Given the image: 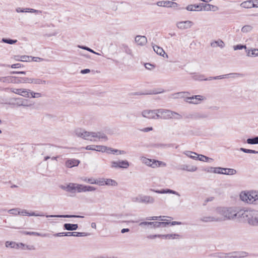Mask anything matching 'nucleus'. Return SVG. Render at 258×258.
<instances>
[{
    "mask_svg": "<svg viewBox=\"0 0 258 258\" xmlns=\"http://www.w3.org/2000/svg\"><path fill=\"white\" fill-rule=\"evenodd\" d=\"M236 212L232 208L217 207L213 210L212 214L215 222H221L236 219Z\"/></svg>",
    "mask_w": 258,
    "mask_h": 258,
    "instance_id": "f257e3e1",
    "label": "nucleus"
},
{
    "mask_svg": "<svg viewBox=\"0 0 258 258\" xmlns=\"http://www.w3.org/2000/svg\"><path fill=\"white\" fill-rule=\"evenodd\" d=\"M236 219L245 222L251 226H258V211L240 210L236 212Z\"/></svg>",
    "mask_w": 258,
    "mask_h": 258,
    "instance_id": "f03ea898",
    "label": "nucleus"
},
{
    "mask_svg": "<svg viewBox=\"0 0 258 258\" xmlns=\"http://www.w3.org/2000/svg\"><path fill=\"white\" fill-rule=\"evenodd\" d=\"M75 135L79 138L91 142H97L100 139L107 140V136L101 132H87L82 128H77L75 131Z\"/></svg>",
    "mask_w": 258,
    "mask_h": 258,
    "instance_id": "7ed1b4c3",
    "label": "nucleus"
},
{
    "mask_svg": "<svg viewBox=\"0 0 258 258\" xmlns=\"http://www.w3.org/2000/svg\"><path fill=\"white\" fill-rule=\"evenodd\" d=\"M247 256V253L244 251H233L229 253L218 252L214 255L218 258H240Z\"/></svg>",
    "mask_w": 258,
    "mask_h": 258,
    "instance_id": "20e7f679",
    "label": "nucleus"
},
{
    "mask_svg": "<svg viewBox=\"0 0 258 258\" xmlns=\"http://www.w3.org/2000/svg\"><path fill=\"white\" fill-rule=\"evenodd\" d=\"M13 93L27 98H39L41 95L39 93H35L30 90L26 89H13Z\"/></svg>",
    "mask_w": 258,
    "mask_h": 258,
    "instance_id": "39448f33",
    "label": "nucleus"
},
{
    "mask_svg": "<svg viewBox=\"0 0 258 258\" xmlns=\"http://www.w3.org/2000/svg\"><path fill=\"white\" fill-rule=\"evenodd\" d=\"M132 201L146 205H151L155 203V199L152 196L141 194L133 198Z\"/></svg>",
    "mask_w": 258,
    "mask_h": 258,
    "instance_id": "423d86ee",
    "label": "nucleus"
},
{
    "mask_svg": "<svg viewBox=\"0 0 258 258\" xmlns=\"http://www.w3.org/2000/svg\"><path fill=\"white\" fill-rule=\"evenodd\" d=\"M26 77L19 78L14 76L0 77V82L4 83H26Z\"/></svg>",
    "mask_w": 258,
    "mask_h": 258,
    "instance_id": "0eeeda50",
    "label": "nucleus"
},
{
    "mask_svg": "<svg viewBox=\"0 0 258 258\" xmlns=\"http://www.w3.org/2000/svg\"><path fill=\"white\" fill-rule=\"evenodd\" d=\"M210 113L206 111L194 112L189 115L188 118L194 120H201L209 118Z\"/></svg>",
    "mask_w": 258,
    "mask_h": 258,
    "instance_id": "6e6552de",
    "label": "nucleus"
},
{
    "mask_svg": "<svg viewBox=\"0 0 258 258\" xmlns=\"http://www.w3.org/2000/svg\"><path fill=\"white\" fill-rule=\"evenodd\" d=\"M130 166L129 162L125 160L112 161L110 162V167L112 168H127Z\"/></svg>",
    "mask_w": 258,
    "mask_h": 258,
    "instance_id": "1a4fd4ad",
    "label": "nucleus"
},
{
    "mask_svg": "<svg viewBox=\"0 0 258 258\" xmlns=\"http://www.w3.org/2000/svg\"><path fill=\"white\" fill-rule=\"evenodd\" d=\"M142 115L143 117L149 119L159 118V114L157 112V109L143 110L142 112Z\"/></svg>",
    "mask_w": 258,
    "mask_h": 258,
    "instance_id": "9d476101",
    "label": "nucleus"
},
{
    "mask_svg": "<svg viewBox=\"0 0 258 258\" xmlns=\"http://www.w3.org/2000/svg\"><path fill=\"white\" fill-rule=\"evenodd\" d=\"M186 101L190 104H198L202 101L205 100L206 98L203 95H194L186 98Z\"/></svg>",
    "mask_w": 258,
    "mask_h": 258,
    "instance_id": "9b49d317",
    "label": "nucleus"
},
{
    "mask_svg": "<svg viewBox=\"0 0 258 258\" xmlns=\"http://www.w3.org/2000/svg\"><path fill=\"white\" fill-rule=\"evenodd\" d=\"M157 112L159 114V118L164 119H171L172 111L170 110L159 109H157Z\"/></svg>",
    "mask_w": 258,
    "mask_h": 258,
    "instance_id": "f8f14e48",
    "label": "nucleus"
},
{
    "mask_svg": "<svg viewBox=\"0 0 258 258\" xmlns=\"http://www.w3.org/2000/svg\"><path fill=\"white\" fill-rule=\"evenodd\" d=\"M194 25V23L189 20L179 21L176 23V27L180 30H185L190 28Z\"/></svg>",
    "mask_w": 258,
    "mask_h": 258,
    "instance_id": "ddd939ff",
    "label": "nucleus"
},
{
    "mask_svg": "<svg viewBox=\"0 0 258 258\" xmlns=\"http://www.w3.org/2000/svg\"><path fill=\"white\" fill-rule=\"evenodd\" d=\"M251 191H242L240 194V199L247 203L252 204Z\"/></svg>",
    "mask_w": 258,
    "mask_h": 258,
    "instance_id": "4468645a",
    "label": "nucleus"
},
{
    "mask_svg": "<svg viewBox=\"0 0 258 258\" xmlns=\"http://www.w3.org/2000/svg\"><path fill=\"white\" fill-rule=\"evenodd\" d=\"M19 215H23V216H44L45 215L42 213H36L35 212H29L26 210H21L19 209Z\"/></svg>",
    "mask_w": 258,
    "mask_h": 258,
    "instance_id": "2eb2a0df",
    "label": "nucleus"
},
{
    "mask_svg": "<svg viewBox=\"0 0 258 258\" xmlns=\"http://www.w3.org/2000/svg\"><path fill=\"white\" fill-rule=\"evenodd\" d=\"M71 192H75L76 190L78 192H83V185L74 183H70Z\"/></svg>",
    "mask_w": 258,
    "mask_h": 258,
    "instance_id": "dca6fc26",
    "label": "nucleus"
},
{
    "mask_svg": "<svg viewBox=\"0 0 258 258\" xmlns=\"http://www.w3.org/2000/svg\"><path fill=\"white\" fill-rule=\"evenodd\" d=\"M26 83H30V84H34L37 85L39 84H45L46 83V81L45 80H42L39 78H29L26 77Z\"/></svg>",
    "mask_w": 258,
    "mask_h": 258,
    "instance_id": "f3484780",
    "label": "nucleus"
},
{
    "mask_svg": "<svg viewBox=\"0 0 258 258\" xmlns=\"http://www.w3.org/2000/svg\"><path fill=\"white\" fill-rule=\"evenodd\" d=\"M152 191L158 193V194H172L175 195H177L178 196H180L179 194L173 190L170 189H162L161 190H155V189H151Z\"/></svg>",
    "mask_w": 258,
    "mask_h": 258,
    "instance_id": "a211bd4d",
    "label": "nucleus"
},
{
    "mask_svg": "<svg viewBox=\"0 0 258 258\" xmlns=\"http://www.w3.org/2000/svg\"><path fill=\"white\" fill-rule=\"evenodd\" d=\"M135 41L138 45L143 46L146 44L147 39L144 36L138 35L135 37Z\"/></svg>",
    "mask_w": 258,
    "mask_h": 258,
    "instance_id": "6ab92c4d",
    "label": "nucleus"
},
{
    "mask_svg": "<svg viewBox=\"0 0 258 258\" xmlns=\"http://www.w3.org/2000/svg\"><path fill=\"white\" fill-rule=\"evenodd\" d=\"M23 233L25 235H34L43 237H50L51 236V235L49 233H40L36 232L24 231Z\"/></svg>",
    "mask_w": 258,
    "mask_h": 258,
    "instance_id": "aec40b11",
    "label": "nucleus"
},
{
    "mask_svg": "<svg viewBox=\"0 0 258 258\" xmlns=\"http://www.w3.org/2000/svg\"><path fill=\"white\" fill-rule=\"evenodd\" d=\"M17 13H24V12H30V13H35L36 14H40L41 13V11L39 10H36L30 8H25L22 9L21 8H18L16 10Z\"/></svg>",
    "mask_w": 258,
    "mask_h": 258,
    "instance_id": "412c9836",
    "label": "nucleus"
},
{
    "mask_svg": "<svg viewBox=\"0 0 258 258\" xmlns=\"http://www.w3.org/2000/svg\"><path fill=\"white\" fill-rule=\"evenodd\" d=\"M170 222H152V226L150 227V229L165 227Z\"/></svg>",
    "mask_w": 258,
    "mask_h": 258,
    "instance_id": "4be33fe9",
    "label": "nucleus"
},
{
    "mask_svg": "<svg viewBox=\"0 0 258 258\" xmlns=\"http://www.w3.org/2000/svg\"><path fill=\"white\" fill-rule=\"evenodd\" d=\"M80 163V161L78 160L71 159H69L66 162V166L68 168H72L74 166H78Z\"/></svg>",
    "mask_w": 258,
    "mask_h": 258,
    "instance_id": "5701e85b",
    "label": "nucleus"
},
{
    "mask_svg": "<svg viewBox=\"0 0 258 258\" xmlns=\"http://www.w3.org/2000/svg\"><path fill=\"white\" fill-rule=\"evenodd\" d=\"M46 217H59V218H84V216L75 215H46Z\"/></svg>",
    "mask_w": 258,
    "mask_h": 258,
    "instance_id": "b1692460",
    "label": "nucleus"
},
{
    "mask_svg": "<svg viewBox=\"0 0 258 258\" xmlns=\"http://www.w3.org/2000/svg\"><path fill=\"white\" fill-rule=\"evenodd\" d=\"M240 6L244 8H251L254 7H257V4L253 3L251 1H247L242 3L240 4Z\"/></svg>",
    "mask_w": 258,
    "mask_h": 258,
    "instance_id": "393cba45",
    "label": "nucleus"
},
{
    "mask_svg": "<svg viewBox=\"0 0 258 258\" xmlns=\"http://www.w3.org/2000/svg\"><path fill=\"white\" fill-rule=\"evenodd\" d=\"M142 162L148 166H150L152 168H155L157 165L154 162V160L150 159L145 157L142 159Z\"/></svg>",
    "mask_w": 258,
    "mask_h": 258,
    "instance_id": "a878e982",
    "label": "nucleus"
},
{
    "mask_svg": "<svg viewBox=\"0 0 258 258\" xmlns=\"http://www.w3.org/2000/svg\"><path fill=\"white\" fill-rule=\"evenodd\" d=\"M179 169L182 170H185L189 172H194L196 171L198 168L196 166H192L190 167L187 165H181L178 168Z\"/></svg>",
    "mask_w": 258,
    "mask_h": 258,
    "instance_id": "bb28decb",
    "label": "nucleus"
},
{
    "mask_svg": "<svg viewBox=\"0 0 258 258\" xmlns=\"http://www.w3.org/2000/svg\"><path fill=\"white\" fill-rule=\"evenodd\" d=\"M78 225L77 224L66 223L63 225V228L68 231L76 230L78 229Z\"/></svg>",
    "mask_w": 258,
    "mask_h": 258,
    "instance_id": "cd10ccee",
    "label": "nucleus"
},
{
    "mask_svg": "<svg viewBox=\"0 0 258 258\" xmlns=\"http://www.w3.org/2000/svg\"><path fill=\"white\" fill-rule=\"evenodd\" d=\"M19 249L20 248L23 250H35V247L33 245H26L23 243H18Z\"/></svg>",
    "mask_w": 258,
    "mask_h": 258,
    "instance_id": "c85d7f7f",
    "label": "nucleus"
},
{
    "mask_svg": "<svg viewBox=\"0 0 258 258\" xmlns=\"http://www.w3.org/2000/svg\"><path fill=\"white\" fill-rule=\"evenodd\" d=\"M246 55L249 57H255L258 56V49L253 48L250 49H246Z\"/></svg>",
    "mask_w": 258,
    "mask_h": 258,
    "instance_id": "c756f323",
    "label": "nucleus"
},
{
    "mask_svg": "<svg viewBox=\"0 0 258 258\" xmlns=\"http://www.w3.org/2000/svg\"><path fill=\"white\" fill-rule=\"evenodd\" d=\"M153 49L155 52L157 53V54L164 56L165 54H166V57H168L167 54H166L164 51V50L162 48L157 46V45H154L153 46Z\"/></svg>",
    "mask_w": 258,
    "mask_h": 258,
    "instance_id": "7c9ffc66",
    "label": "nucleus"
},
{
    "mask_svg": "<svg viewBox=\"0 0 258 258\" xmlns=\"http://www.w3.org/2000/svg\"><path fill=\"white\" fill-rule=\"evenodd\" d=\"M200 220L204 223L215 222L212 214L211 215H207L201 217Z\"/></svg>",
    "mask_w": 258,
    "mask_h": 258,
    "instance_id": "2f4dec72",
    "label": "nucleus"
},
{
    "mask_svg": "<svg viewBox=\"0 0 258 258\" xmlns=\"http://www.w3.org/2000/svg\"><path fill=\"white\" fill-rule=\"evenodd\" d=\"M180 237V235L178 234H168L162 235V238H165L167 239H174L176 238H179Z\"/></svg>",
    "mask_w": 258,
    "mask_h": 258,
    "instance_id": "473e14b6",
    "label": "nucleus"
},
{
    "mask_svg": "<svg viewBox=\"0 0 258 258\" xmlns=\"http://www.w3.org/2000/svg\"><path fill=\"white\" fill-rule=\"evenodd\" d=\"M211 45L212 47H213L219 46L220 48H222L225 46V44L222 40L219 39L217 41H215L212 42L211 43Z\"/></svg>",
    "mask_w": 258,
    "mask_h": 258,
    "instance_id": "72a5a7b5",
    "label": "nucleus"
},
{
    "mask_svg": "<svg viewBox=\"0 0 258 258\" xmlns=\"http://www.w3.org/2000/svg\"><path fill=\"white\" fill-rule=\"evenodd\" d=\"M184 154L186 155L187 157L194 159V160H197L199 156V154L195 152H193L191 151H185L184 153Z\"/></svg>",
    "mask_w": 258,
    "mask_h": 258,
    "instance_id": "f704fd0d",
    "label": "nucleus"
},
{
    "mask_svg": "<svg viewBox=\"0 0 258 258\" xmlns=\"http://www.w3.org/2000/svg\"><path fill=\"white\" fill-rule=\"evenodd\" d=\"M236 172V170L234 169L224 168L223 174L232 175L235 174Z\"/></svg>",
    "mask_w": 258,
    "mask_h": 258,
    "instance_id": "c9c22d12",
    "label": "nucleus"
},
{
    "mask_svg": "<svg viewBox=\"0 0 258 258\" xmlns=\"http://www.w3.org/2000/svg\"><path fill=\"white\" fill-rule=\"evenodd\" d=\"M18 243H16L14 241H7L5 242V246L7 247L14 248L16 249H19Z\"/></svg>",
    "mask_w": 258,
    "mask_h": 258,
    "instance_id": "e433bc0d",
    "label": "nucleus"
},
{
    "mask_svg": "<svg viewBox=\"0 0 258 258\" xmlns=\"http://www.w3.org/2000/svg\"><path fill=\"white\" fill-rule=\"evenodd\" d=\"M252 197H251L252 200V204L254 205L258 204V192L255 191H251Z\"/></svg>",
    "mask_w": 258,
    "mask_h": 258,
    "instance_id": "4c0bfd02",
    "label": "nucleus"
},
{
    "mask_svg": "<svg viewBox=\"0 0 258 258\" xmlns=\"http://www.w3.org/2000/svg\"><path fill=\"white\" fill-rule=\"evenodd\" d=\"M192 78L195 81H204V76L197 73L192 74Z\"/></svg>",
    "mask_w": 258,
    "mask_h": 258,
    "instance_id": "58836bf2",
    "label": "nucleus"
},
{
    "mask_svg": "<svg viewBox=\"0 0 258 258\" xmlns=\"http://www.w3.org/2000/svg\"><path fill=\"white\" fill-rule=\"evenodd\" d=\"M246 143L251 145L258 144V136H256L252 138L247 139L246 140Z\"/></svg>",
    "mask_w": 258,
    "mask_h": 258,
    "instance_id": "ea45409f",
    "label": "nucleus"
},
{
    "mask_svg": "<svg viewBox=\"0 0 258 258\" xmlns=\"http://www.w3.org/2000/svg\"><path fill=\"white\" fill-rule=\"evenodd\" d=\"M171 1H159L156 3V5L159 7H168L169 8V5H170Z\"/></svg>",
    "mask_w": 258,
    "mask_h": 258,
    "instance_id": "a19ab883",
    "label": "nucleus"
},
{
    "mask_svg": "<svg viewBox=\"0 0 258 258\" xmlns=\"http://www.w3.org/2000/svg\"><path fill=\"white\" fill-rule=\"evenodd\" d=\"M253 27L252 26L249 25H246L243 26L241 29V31L243 33H248L252 31Z\"/></svg>",
    "mask_w": 258,
    "mask_h": 258,
    "instance_id": "79ce46f5",
    "label": "nucleus"
},
{
    "mask_svg": "<svg viewBox=\"0 0 258 258\" xmlns=\"http://www.w3.org/2000/svg\"><path fill=\"white\" fill-rule=\"evenodd\" d=\"M199 157L198 159L200 161H204V162H212L213 161L212 158H209L207 156H205L203 155H199Z\"/></svg>",
    "mask_w": 258,
    "mask_h": 258,
    "instance_id": "37998d69",
    "label": "nucleus"
},
{
    "mask_svg": "<svg viewBox=\"0 0 258 258\" xmlns=\"http://www.w3.org/2000/svg\"><path fill=\"white\" fill-rule=\"evenodd\" d=\"M82 181L90 183V184H94L95 182V179L94 178H87L86 177H82L81 178Z\"/></svg>",
    "mask_w": 258,
    "mask_h": 258,
    "instance_id": "c03bdc74",
    "label": "nucleus"
},
{
    "mask_svg": "<svg viewBox=\"0 0 258 258\" xmlns=\"http://www.w3.org/2000/svg\"><path fill=\"white\" fill-rule=\"evenodd\" d=\"M107 147L101 145H95L94 151L105 152L106 151Z\"/></svg>",
    "mask_w": 258,
    "mask_h": 258,
    "instance_id": "a18cd8bd",
    "label": "nucleus"
},
{
    "mask_svg": "<svg viewBox=\"0 0 258 258\" xmlns=\"http://www.w3.org/2000/svg\"><path fill=\"white\" fill-rule=\"evenodd\" d=\"M105 185L116 186L117 185V183L115 180L108 178L105 179Z\"/></svg>",
    "mask_w": 258,
    "mask_h": 258,
    "instance_id": "49530a36",
    "label": "nucleus"
},
{
    "mask_svg": "<svg viewBox=\"0 0 258 258\" xmlns=\"http://www.w3.org/2000/svg\"><path fill=\"white\" fill-rule=\"evenodd\" d=\"M17 57H20V59H16V60L29 62L31 61V58L32 56H29L27 55H21L18 56Z\"/></svg>",
    "mask_w": 258,
    "mask_h": 258,
    "instance_id": "de8ad7c7",
    "label": "nucleus"
},
{
    "mask_svg": "<svg viewBox=\"0 0 258 258\" xmlns=\"http://www.w3.org/2000/svg\"><path fill=\"white\" fill-rule=\"evenodd\" d=\"M73 235L72 232H60L53 234L55 237L57 236H71Z\"/></svg>",
    "mask_w": 258,
    "mask_h": 258,
    "instance_id": "09e8293b",
    "label": "nucleus"
},
{
    "mask_svg": "<svg viewBox=\"0 0 258 258\" xmlns=\"http://www.w3.org/2000/svg\"><path fill=\"white\" fill-rule=\"evenodd\" d=\"M164 216H152V217H148L146 218L147 220L151 221V220H160V221H164Z\"/></svg>",
    "mask_w": 258,
    "mask_h": 258,
    "instance_id": "8fccbe9b",
    "label": "nucleus"
},
{
    "mask_svg": "<svg viewBox=\"0 0 258 258\" xmlns=\"http://www.w3.org/2000/svg\"><path fill=\"white\" fill-rule=\"evenodd\" d=\"M164 92V91H159V92H156V91H151L150 92H147V93H141V92H136V93H135V95H148V94H158V93H163Z\"/></svg>",
    "mask_w": 258,
    "mask_h": 258,
    "instance_id": "3c124183",
    "label": "nucleus"
},
{
    "mask_svg": "<svg viewBox=\"0 0 258 258\" xmlns=\"http://www.w3.org/2000/svg\"><path fill=\"white\" fill-rule=\"evenodd\" d=\"M96 189V188L89 185H83V192L92 191Z\"/></svg>",
    "mask_w": 258,
    "mask_h": 258,
    "instance_id": "603ef678",
    "label": "nucleus"
},
{
    "mask_svg": "<svg viewBox=\"0 0 258 258\" xmlns=\"http://www.w3.org/2000/svg\"><path fill=\"white\" fill-rule=\"evenodd\" d=\"M2 41L3 42L10 44H13L16 43L17 42V40H13L11 39H8V38H3L2 40Z\"/></svg>",
    "mask_w": 258,
    "mask_h": 258,
    "instance_id": "864d4df0",
    "label": "nucleus"
},
{
    "mask_svg": "<svg viewBox=\"0 0 258 258\" xmlns=\"http://www.w3.org/2000/svg\"><path fill=\"white\" fill-rule=\"evenodd\" d=\"M240 150L245 153L258 154V151L251 149H247L243 148H240Z\"/></svg>",
    "mask_w": 258,
    "mask_h": 258,
    "instance_id": "5fc2aeb1",
    "label": "nucleus"
},
{
    "mask_svg": "<svg viewBox=\"0 0 258 258\" xmlns=\"http://www.w3.org/2000/svg\"><path fill=\"white\" fill-rule=\"evenodd\" d=\"M122 48L123 50L127 54L132 55V50L128 47V46L126 44H122Z\"/></svg>",
    "mask_w": 258,
    "mask_h": 258,
    "instance_id": "6e6d98bb",
    "label": "nucleus"
},
{
    "mask_svg": "<svg viewBox=\"0 0 258 258\" xmlns=\"http://www.w3.org/2000/svg\"><path fill=\"white\" fill-rule=\"evenodd\" d=\"M139 226L145 228V226H147L149 228L152 226V222H142L139 224Z\"/></svg>",
    "mask_w": 258,
    "mask_h": 258,
    "instance_id": "4d7b16f0",
    "label": "nucleus"
},
{
    "mask_svg": "<svg viewBox=\"0 0 258 258\" xmlns=\"http://www.w3.org/2000/svg\"><path fill=\"white\" fill-rule=\"evenodd\" d=\"M105 178H100L99 179H95V182L94 184H98L100 186L105 185Z\"/></svg>",
    "mask_w": 258,
    "mask_h": 258,
    "instance_id": "13d9d810",
    "label": "nucleus"
},
{
    "mask_svg": "<svg viewBox=\"0 0 258 258\" xmlns=\"http://www.w3.org/2000/svg\"><path fill=\"white\" fill-rule=\"evenodd\" d=\"M233 49L234 50H241L242 49H245L246 50L247 49V47H246V45H245L238 44L236 45H234L233 46Z\"/></svg>",
    "mask_w": 258,
    "mask_h": 258,
    "instance_id": "bf43d9fd",
    "label": "nucleus"
},
{
    "mask_svg": "<svg viewBox=\"0 0 258 258\" xmlns=\"http://www.w3.org/2000/svg\"><path fill=\"white\" fill-rule=\"evenodd\" d=\"M8 213L10 214H12L14 215H19V208H15L10 209L8 211Z\"/></svg>",
    "mask_w": 258,
    "mask_h": 258,
    "instance_id": "052dcab7",
    "label": "nucleus"
},
{
    "mask_svg": "<svg viewBox=\"0 0 258 258\" xmlns=\"http://www.w3.org/2000/svg\"><path fill=\"white\" fill-rule=\"evenodd\" d=\"M73 233V236H86L89 235V234L85 232H72Z\"/></svg>",
    "mask_w": 258,
    "mask_h": 258,
    "instance_id": "680f3d73",
    "label": "nucleus"
},
{
    "mask_svg": "<svg viewBox=\"0 0 258 258\" xmlns=\"http://www.w3.org/2000/svg\"><path fill=\"white\" fill-rule=\"evenodd\" d=\"M171 118H175L176 119H180L182 118V116L178 113L173 111L171 114Z\"/></svg>",
    "mask_w": 258,
    "mask_h": 258,
    "instance_id": "e2e57ef3",
    "label": "nucleus"
},
{
    "mask_svg": "<svg viewBox=\"0 0 258 258\" xmlns=\"http://www.w3.org/2000/svg\"><path fill=\"white\" fill-rule=\"evenodd\" d=\"M224 170V168L220 167H215V170L214 171V173H217V174H223Z\"/></svg>",
    "mask_w": 258,
    "mask_h": 258,
    "instance_id": "0e129e2a",
    "label": "nucleus"
},
{
    "mask_svg": "<svg viewBox=\"0 0 258 258\" xmlns=\"http://www.w3.org/2000/svg\"><path fill=\"white\" fill-rule=\"evenodd\" d=\"M78 47L80 48H82L83 49L86 50H87V51H88L89 52H91L92 53H95V54H99V53H96L93 50L91 49V48H90L89 47H88L87 46L78 45Z\"/></svg>",
    "mask_w": 258,
    "mask_h": 258,
    "instance_id": "69168bd1",
    "label": "nucleus"
},
{
    "mask_svg": "<svg viewBox=\"0 0 258 258\" xmlns=\"http://www.w3.org/2000/svg\"><path fill=\"white\" fill-rule=\"evenodd\" d=\"M227 75V78L229 76L232 78H236L239 77H243V75L240 73H230Z\"/></svg>",
    "mask_w": 258,
    "mask_h": 258,
    "instance_id": "338daca9",
    "label": "nucleus"
},
{
    "mask_svg": "<svg viewBox=\"0 0 258 258\" xmlns=\"http://www.w3.org/2000/svg\"><path fill=\"white\" fill-rule=\"evenodd\" d=\"M184 92H178L174 93L171 95V97L174 99L179 98L182 97V96L181 95L182 93H184Z\"/></svg>",
    "mask_w": 258,
    "mask_h": 258,
    "instance_id": "774afa93",
    "label": "nucleus"
}]
</instances>
